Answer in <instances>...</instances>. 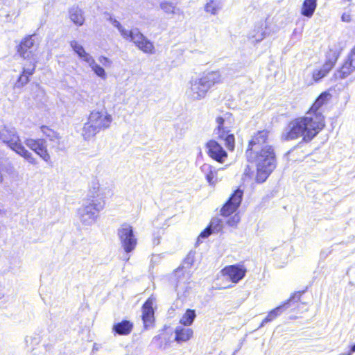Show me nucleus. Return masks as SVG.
<instances>
[{
	"mask_svg": "<svg viewBox=\"0 0 355 355\" xmlns=\"http://www.w3.org/2000/svg\"><path fill=\"white\" fill-rule=\"evenodd\" d=\"M193 330L182 326H178L175 330V340L177 343L188 341L193 336Z\"/></svg>",
	"mask_w": 355,
	"mask_h": 355,
	"instance_id": "obj_22",
	"label": "nucleus"
},
{
	"mask_svg": "<svg viewBox=\"0 0 355 355\" xmlns=\"http://www.w3.org/2000/svg\"><path fill=\"white\" fill-rule=\"evenodd\" d=\"M221 8L222 3L220 0H209L205 6V10L213 15H216Z\"/></svg>",
	"mask_w": 355,
	"mask_h": 355,
	"instance_id": "obj_28",
	"label": "nucleus"
},
{
	"mask_svg": "<svg viewBox=\"0 0 355 355\" xmlns=\"http://www.w3.org/2000/svg\"><path fill=\"white\" fill-rule=\"evenodd\" d=\"M108 19L110 21V23L112 24V25L118 29V31L121 33V35L124 39L126 40L127 38L130 37V35L131 34V30L130 31L126 30L124 27H123L121 26V24H120V22L119 21L112 18L111 16H110Z\"/></svg>",
	"mask_w": 355,
	"mask_h": 355,
	"instance_id": "obj_33",
	"label": "nucleus"
},
{
	"mask_svg": "<svg viewBox=\"0 0 355 355\" xmlns=\"http://www.w3.org/2000/svg\"><path fill=\"white\" fill-rule=\"evenodd\" d=\"M241 220L240 216L235 214L232 217L227 220V224L230 227H236Z\"/></svg>",
	"mask_w": 355,
	"mask_h": 355,
	"instance_id": "obj_39",
	"label": "nucleus"
},
{
	"mask_svg": "<svg viewBox=\"0 0 355 355\" xmlns=\"http://www.w3.org/2000/svg\"><path fill=\"white\" fill-rule=\"evenodd\" d=\"M200 170L205 175L207 181L211 186H214L218 182L217 173L220 169H216L215 167L208 164H204Z\"/></svg>",
	"mask_w": 355,
	"mask_h": 355,
	"instance_id": "obj_20",
	"label": "nucleus"
},
{
	"mask_svg": "<svg viewBox=\"0 0 355 355\" xmlns=\"http://www.w3.org/2000/svg\"><path fill=\"white\" fill-rule=\"evenodd\" d=\"M69 17L71 20L77 26H82L84 24L83 12L78 7H72L69 10Z\"/></svg>",
	"mask_w": 355,
	"mask_h": 355,
	"instance_id": "obj_27",
	"label": "nucleus"
},
{
	"mask_svg": "<svg viewBox=\"0 0 355 355\" xmlns=\"http://www.w3.org/2000/svg\"><path fill=\"white\" fill-rule=\"evenodd\" d=\"M243 196L242 189L240 188L236 189L220 209V215L228 217L235 213L241 203Z\"/></svg>",
	"mask_w": 355,
	"mask_h": 355,
	"instance_id": "obj_9",
	"label": "nucleus"
},
{
	"mask_svg": "<svg viewBox=\"0 0 355 355\" xmlns=\"http://www.w3.org/2000/svg\"><path fill=\"white\" fill-rule=\"evenodd\" d=\"M34 36V35L26 36L17 46V53L24 60H32L33 49L35 44Z\"/></svg>",
	"mask_w": 355,
	"mask_h": 355,
	"instance_id": "obj_13",
	"label": "nucleus"
},
{
	"mask_svg": "<svg viewBox=\"0 0 355 355\" xmlns=\"http://www.w3.org/2000/svg\"><path fill=\"white\" fill-rule=\"evenodd\" d=\"M300 293H294L283 304H282L281 306H279L276 307L275 309H274L273 310L270 311L268 313V315L263 320L260 327H262V326H263L264 324L275 320L278 315H279L284 311H285L288 308V306L291 302H297L300 300Z\"/></svg>",
	"mask_w": 355,
	"mask_h": 355,
	"instance_id": "obj_14",
	"label": "nucleus"
},
{
	"mask_svg": "<svg viewBox=\"0 0 355 355\" xmlns=\"http://www.w3.org/2000/svg\"><path fill=\"white\" fill-rule=\"evenodd\" d=\"M317 8V0H304L301 8V15L311 18Z\"/></svg>",
	"mask_w": 355,
	"mask_h": 355,
	"instance_id": "obj_23",
	"label": "nucleus"
},
{
	"mask_svg": "<svg viewBox=\"0 0 355 355\" xmlns=\"http://www.w3.org/2000/svg\"><path fill=\"white\" fill-rule=\"evenodd\" d=\"M222 76L218 71L205 73L200 78H192L186 90V96L191 101L204 98L207 92L216 84L222 83Z\"/></svg>",
	"mask_w": 355,
	"mask_h": 355,
	"instance_id": "obj_3",
	"label": "nucleus"
},
{
	"mask_svg": "<svg viewBox=\"0 0 355 355\" xmlns=\"http://www.w3.org/2000/svg\"><path fill=\"white\" fill-rule=\"evenodd\" d=\"M105 195L99 187V184L96 181H92L89 187V193L87 194V201L92 199H102L104 200Z\"/></svg>",
	"mask_w": 355,
	"mask_h": 355,
	"instance_id": "obj_24",
	"label": "nucleus"
},
{
	"mask_svg": "<svg viewBox=\"0 0 355 355\" xmlns=\"http://www.w3.org/2000/svg\"><path fill=\"white\" fill-rule=\"evenodd\" d=\"M155 298L153 297H149L142 306V320L144 327L147 329L154 322V309L153 304L155 303Z\"/></svg>",
	"mask_w": 355,
	"mask_h": 355,
	"instance_id": "obj_17",
	"label": "nucleus"
},
{
	"mask_svg": "<svg viewBox=\"0 0 355 355\" xmlns=\"http://www.w3.org/2000/svg\"><path fill=\"white\" fill-rule=\"evenodd\" d=\"M105 205V200L102 199H92L83 202L77 211V216L81 224L87 227L94 225L99 216V213L104 209Z\"/></svg>",
	"mask_w": 355,
	"mask_h": 355,
	"instance_id": "obj_5",
	"label": "nucleus"
},
{
	"mask_svg": "<svg viewBox=\"0 0 355 355\" xmlns=\"http://www.w3.org/2000/svg\"><path fill=\"white\" fill-rule=\"evenodd\" d=\"M182 272V270L178 268L175 271V276L178 277L177 283H176V290L178 291V294L184 288V284L189 279V273H183V277H180V274Z\"/></svg>",
	"mask_w": 355,
	"mask_h": 355,
	"instance_id": "obj_32",
	"label": "nucleus"
},
{
	"mask_svg": "<svg viewBox=\"0 0 355 355\" xmlns=\"http://www.w3.org/2000/svg\"><path fill=\"white\" fill-rule=\"evenodd\" d=\"M208 155L213 159L218 162L223 163L227 157V152L223 149L220 144L215 140H210L207 143Z\"/></svg>",
	"mask_w": 355,
	"mask_h": 355,
	"instance_id": "obj_16",
	"label": "nucleus"
},
{
	"mask_svg": "<svg viewBox=\"0 0 355 355\" xmlns=\"http://www.w3.org/2000/svg\"><path fill=\"white\" fill-rule=\"evenodd\" d=\"M0 141L17 155L22 157L30 164L37 165L38 164L33 154L23 146L15 128L8 125L1 128Z\"/></svg>",
	"mask_w": 355,
	"mask_h": 355,
	"instance_id": "obj_4",
	"label": "nucleus"
},
{
	"mask_svg": "<svg viewBox=\"0 0 355 355\" xmlns=\"http://www.w3.org/2000/svg\"><path fill=\"white\" fill-rule=\"evenodd\" d=\"M70 46L78 56L85 62H87L89 58H92L91 55L87 53L84 47L76 40L70 42Z\"/></svg>",
	"mask_w": 355,
	"mask_h": 355,
	"instance_id": "obj_26",
	"label": "nucleus"
},
{
	"mask_svg": "<svg viewBox=\"0 0 355 355\" xmlns=\"http://www.w3.org/2000/svg\"><path fill=\"white\" fill-rule=\"evenodd\" d=\"M88 118L100 131L108 128L112 121V116L105 110H94L91 112Z\"/></svg>",
	"mask_w": 355,
	"mask_h": 355,
	"instance_id": "obj_11",
	"label": "nucleus"
},
{
	"mask_svg": "<svg viewBox=\"0 0 355 355\" xmlns=\"http://www.w3.org/2000/svg\"><path fill=\"white\" fill-rule=\"evenodd\" d=\"M329 96L327 92L322 93L305 116L299 117L289 123L282 133V139L288 141L302 137L304 141H309L315 137L324 127V117L321 107L328 101Z\"/></svg>",
	"mask_w": 355,
	"mask_h": 355,
	"instance_id": "obj_1",
	"label": "nucleus"
},
{
	"mask_svg": "<svg viewBox=\"0 0 355 355\" xmlns=\"http://www.w3.org/2000/svg\"><path fill=\"white\" fill-rule=\"evenodd\" d=\"M196 317V311L193 309H187L180 320V323L184 326H190L193 324Z\"/></svg>",
	"mask_w": 355,
	"mask_h": 355,
	"instance_id": "obj_31",
	"label": "nucleus"
},
{
	"mask_svg": "<svg viewBox=\"0 0 355 355\" xmlns=\"http://www.w3.org/2000/svg\"><path fill=\"white\" fill-rule=\"evenodd\" d=\"M26 347L33 349L34 347L40 343V338L37 335L27 336L25 338Z\"/></svg>",
	"mask_w": 355,
	"mask_h": 355,
	"instance_id": "obj_35",
	"label": "nucleus"
},
{
	"mask_svg": "<svg viewBox=\"0 0 355 355\" xmlns=\"http://www.w3.org/2000/svg\"><path fill=\"white\" fill-rule=\"evenodd\" d=\"M36 62H37L35 60V59L31 60L28 66H25L23 67L22 72L29 76H32L35 70Z\"/></svg>",
	"mask_w": 355,
	"mask_h": 355,
	"instance_id": "obj_37",
	"label": "nucleus"
},
{
	"mask_svg": "<svg viewBox=\"0 0 355 355\" xmlns=\"http://www.w3.org/2000/svg\"><path fill=\"white\" fill-rule=\"evenodd\" d=\"M41 131L51 141L55 142L57 145L60 144V140L61 137L60 135L46 125H42L40 127Z\"/></svg>",
	"mask_w": 355,
	"mask_h": 355,
	"instance_id": "obj_30",
	"label": "nucleus"
},
{
	"mask_svg": "<svg viewBox=\"0 0 355 355\" xmlns=\"http://www.w3.org/2000/svg\"><path fill=\"white\" fill-rule=\"evenodd\" d=\"M343 21L349 22L351 20V17L349 15L343 14L341 17Z\"/></svg>",
	"mask_w": 355,
	"mask_h": 355,
	"instance_id": "obj_43",
	"label": "nucleus"
},
{
	"mask_svg": "<svg viewBox=\"0 0 355 355\" xmlns=\"http://www.w3.org/2000/svg\"><path fill=\"white\" fill-rule=\"evenodd\" d=\"M26 146L38 155L44 162H49L51 156L47 150L46 140L44 139H26Z\"/></svg>",
	"mask_w": 355,
	"mask_h": 355,
	"instance_id": "obj_10",
	"label": "nucleus"
},
{
	"mask_svg": "<svg viewBox=\"0 0 355 355\" xmlns=\"http://www.w3.org/2000/svg\"><path fill=\"white\" fill-rule=\"evenodd\" d=\"M153 243H154V244L158 245L159 243V239H155L153 241Z\"/></svg>",
	"mask_w": 355,
	"mask_h": 355,
	"instance_id": "obj_46",
	"label": "nucleus"
},
{
	"mask_svg": "<svg viewBox=\"0 0 355 355\" xmlns=\"http://www.w3.org/2000/svg\"><path fill=\"white\" fill-rule=\"evenodd\" d=\"M339 355H350V354L342 353V354H340Z\"/></svg>",
	"mask_w": 355,
	"mask_h": 355,
	"instance_id": "obj_47",
	"label": "nucleus"
},
{
	"mask_svg": "<svg viewBox=\"0 0 355 355\" xmlns=\"http://www.w3.org/2000/svg\"><path fill=\"white\" fill-rule=\"evenodd\" d=\"M234 122L232 114L225 113L216 119V127L214 130L215 137L223 141L230 150L234 148V136L230 133Z\"/></svg>",
	"mask_w": 355,
	"mask_h": 355,
	"instance_id": "obj_6",
	"label": "nucleus"
},
{
	"mask_svg": "<svg viewBox=\"0 0 355 355\" xmlns=\"http://www.w3.org/2000/svg\"><path fill=\"white\" fill-rule=\"evenodd\" d=\"M233 355H235V352L233 354Z\"/></svg>",
	"mask_w": 355,
	"mask_h": 355,
	"instance_id": "obj_49",
	"label": "nucleus"
},
{
	"mask_svg": "<svg viewBox=\"0 0 355 355\" xmlns=\"http://www.w3.org/2000/svg\"><path fill=\"white\" fill-rule=\"evenodd\" d=\"M230 286H224V288H230Z\"/></svg>",
	"mask_w": 355,
	"mask_h": 355,
	"instance_id": "obj_48",
	"label": "nucleus"
},
{
	"mask_svg": "<svg viewBox=\"0 0 355 355\" xmlns=\"http://www.w3.org/2000/svg\"><path fill=\"white\" fill-rule=\"evenodd\" d=\"M209 227L215 232H219L223 227V222L218 218H213L210 222Z\"/></svg>",
	"mask_w": 355,
	"mask_h": 355,
	"instance_id": "obj_36",
	"label": "nucleus"
},
{
	"mask_svg": "<svg viewBox=\"0 0 355 355\" xmlns=\"http://www.w3.org/2000/svg\"><path fill=\"white\" fill-rule=\"evenodd\" d=\"M221 272L224 277L230 279L232 283H237L244 277V270L237 265L227 266Z\"/></svg>",
	"mask_w": 355,
	"mask_h": 355,
	"instance_id": "obj_18",
	"label": "nucleus"
},
{
	"mask_svg": "<svg viewBox=\"0 0 355 355\" xmlns=\"http://www.w3.org/2000/svg\"><path fill=\"white\" fill-rule=\"evenodd\" d=\"M267 28L266 21L261 19L256 24L254 29L250 33L249 39L253 40L252 42H256L261 41L268 33L266 31Z\"/></svg>",
	"mask_w": 355,
	"mask_h": 355,
	"instance_id": "obj_19",
	"label": "nucleus"
},
{
	"mask_svg": "<svg viewBox=\"0 0 355 355\" xmlns=\"http://www.w3.org/2000/svg\"><path fill=\"white\" fill-rule=\"evenodd\" d=\"M98 62L104 67H110L112 62L107 57L105 56H100L98 58Z\"/></svg>",
	"mask_w": 355,
	"mask_h": 355,
	"instance_id": "obj_40",
	"label": "nucleus"
},
{
	"mask_svg": "<svg viewBox=\"0 0 355 355\" xmlns=\"http://www.w3.org/2000/svg\"><path fill=\"white\" fill-rule=\"evenodd\" d=\"M161 9L166 14H178L180 9L177 8L173 3L164 1L160 3Z\"/></svg>",
	"mask_w": 355,
	"mask_h": 355,
	"instance_id": "obj_34",
	"label": "nucleus"
},
{
	"mask_svg": "<svg viewBox=\"0 0 355 355\" xmlns=\"http://www.w3.org/2000/svg\"><path fill=\"white\" fill-rule=\"evenodd\" d=\"M194 261V255L191 252H189L187 257L184 259V263L188 265H191Z\"/></svg>",
	"mask_w": 355,
	"mask_h": 355,
	"instance_id": "obj_42",
	"label": "nucleus"
},
{
	"mask_svg": "<svg viewBox=\"0 0 355 355\" xmlns=\"http://www.w3.org/2000/svg\"><path fill=\"white\" fill-rule=\"evenodd\" d=\"M355 71V47L351 51L347 59L338 69L335 76L336 78L344 79Z\"/></svg>",
	"mask_w": 355,
	"mask_h": 355,
	"instance_id": "obj_15",
	"label": "nucleus"
},
{
	"mask_svg": "<svg viewBox=\"0 0 355 355\" xmlns=\"http://www.w3.org/2000/svg\"><path fill=\"white\" fill-rule=\"evenodd\" d=\"M268 139V132L258 131L252 137L246 150L248 162L256 163L255 181L258 184L264 182L277 166L272 147L264 146Z\"/></svg>",
	"mask_w": 355,
	"mask_h": 355,
	"instance_id": "obj_2",
	"label": "nucleus"
},
{
	"mask_svg": "<svg viewBox=\"0 0 355 355\" xmlns=\"http://www.w3.org/2000/svg\"><path fill=\"white\" fill-rule=\"evenodd\" d=\"M212 233H214L211 228L208 226L207 228H205L199 235L198 239H206L207 238L210 234Z\"/></svg>",
	"mask_w": 355,
	"mask_h": 355,
	"instance_id": "obj_41",
	"label": "nucleus"
},
{
	"mask_svg": "<svg viewBox=\"0 0 355 355\" xmlns=\"http://www.w3.org/2000/svg\"><path fill=\"white\" fill-rule=\"evenodd\" d=\"M99 129L90 121L84 124L82 135L85 139H89L99 132Z\"/></svg>",
	"mask_w": 355,
	"mask_h": 355,
	"instance_id": "obj_25",
	"label": "nucleus"
},
{
	"mask_svg": "<svg viewBox=\"0 0 355 355\" xmlns=\"http://www.w3.org/2000/svg\"><path fill=\"white\" fill-rule=\"evenodd\" d=\"M338 55L334 52L331 55L327 57L324 64L318 69H315L312 73V78L315 83L320 81L322 78L326 76L327 73L334 67Z\"/></svg>",
	"mask_w": 355,
	"mask_h": 355,
	"instance_id": "obj_12",
	"label": "nucleus"
},
{
	"mask_svg": "<svg viewBox=\"0 0 355 355\" xmlns=\"http://www.w3.org/2000/svg\"><path fill=\"white\" fill-rule=\"evenodd\" d=\"M117 236L121 247L126 253H130L135 249L137 239L130 225L122 224L117 230Z\"/></svg>",
	"mask_w": 355,
	"mask_h": 355,
	"instance_id": "obj_7",
	"label": "nucleus"
},
{
	"mask_svg": "<svg viewBox=\"0 0 355 355\" xmlns=\"http://www.w3.org/2000/svg\"><path fill=\"white\" fill-rule=\"evenodd\" d=\"M126 40L132 42L139 50L145 53L154 54L155 52L153 43L145 37L138 28L132 29L130 37Z\"/></svg>",
	"mask_w": 355,
	"mask_h": 355,
	"instance_id": "obj_8",
	"label": "nucleus"
},
{
	"mask_svg": "<svg viewBox=\"0 0 355 355\" xmlns=\"http://www.w3.org/2000/svg\"><path fill=\"white\" fill-rule=\"evenodd\" d=\"M354 352H355V344L351 347L350 351L347 354L352 355Z\"/></svg>",
	"mask_w": 355,
	"mask_h": 355,
	"instance_id": "obj_44",
	"label": "nucleus"
},
{
	"mask_svg": "<svg viewBox=\"0 0 355 355\" xmlns=\"http://www.w3.org/2000/svg\"><path fill=\"white\" fill-rule=\"evenodd\" d=\"M87 63L89 64V66L91 67L92 71L97 76L103 79L106 78V73L105 69L96 62L93 57L89 58Z\"/></svg>",
	"mask_w": 355,
	"mask_h": 355,
	"instance_id": "obj_29",
	"label": "nucleus"
},
{
	"mask_svg": "<svg viewBox=\"0 0 355 355\" xmlns=\"http://www.w3.org/2000/svg\"><path fill=\"white\" fill-rule=\"evenodd\" d=\"M29 76L24 73L22 72V73L19 76L17 83H16V86L17 87H23L24 85H25L28 81H29Z\"/></svg>",
	"mask_w": 355,
	"mask_h": 355,
	"instance_id": "obj_38",
	"label": "nucleus"
},
{
	"mask_svg": "<svg viewBox=\"0 0 355 355\" xmlns=\"http://www.w3.org/2000/svg\"><path fill=\"white\" fill-rule=\"evenodd\" d=\"M133 328V324L129 320H122L113 325V331L120 336H127L130 334Z\"/></svg>",
	"mask_w": 355,
	"mask_h": 355,
	"instance_id": "obj_21",
	"label": "nucleus"
},
{
	"mask_svg": "<svg viewBox=\"0 0 355 355\" xmlns=\"http://www.w3.org/2000/svg\"><path fill=\"white\" fill-rule=\"evenodd\" d=\"M160 338V336H155L153 338V341H155V340H157Z\"/></svg>",
	"mask_w": 355,
	"mask_h": 355,
	"instance_id": "obj_45",
	"label": "nucleus"
}]
</instances>
